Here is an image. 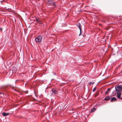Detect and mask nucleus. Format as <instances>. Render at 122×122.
<instances>
[{
  "label": "nucleus",
  "mask_w": 122,
  "mask_h": 122,
  "mask_svg": "<svg viewBox=\"0 0 122 122\" xmlns=\"http://www.w3.org/2000/svg\"><path fill=\"white\" fill-rule=\"evenodd\" d=\"M119 99H120V100H122V97H120V98H119Z\"/></svg>",
  "instance_id": "nucleus-19"
},
{
  "label": "nucleus",
  "mask_w": 122,
  "mask_h": 122,
  "mask_svg": "<svg viewBox=\"0 0 122 122\" xmlns=\"http://www.w3.org/2000/svg\"><path fill=\"white\" fill-rule=\"evenodd\" d=\"M108 91H107V92H106V94H107L108 93Z\"/></svg>",
  "instance_id": "nucleus-20"
},
{
  "label": "nucleus",
  "mask_w": 122,
  "mask_h": 122,
  "mask_svg": "<svg viewBox=\"0 0 122 122\" xmlns=\"http://www.w3.org/2000/svg\"><path fill=\"white\" fill-rule=\"evenodd\" d=\"M117 95L116 96L117 97L119 98H120L121 95V92H119L117 93Z\"/></svg>",
  "instance_id": "nucleus-6"
},
{
  "label": "nucleus",
  "mask_w": 122,
  "mask_h": 122,
  "mask_svg": "<svg viewBox=\"0 0 122 122\" xmlns=\"http://www.w3.org/2000/svg\"><path fill=\"white\" fill-rule=\"evenodd\" d=\"M77 26L79 27L80 31V33L79 36H80L81 33V24L80 23H78L77 24Z\"/></svg>",
  "instance_id": "nucleus-5"
},
{
  "label": "nucleus",
  "mask_w": 122,
  "mask_h": 122,
  "mask_svg": "<svg viewBox=\"0 0 122 122\" xmlns=\"http://www.w3.org/2000/svg\"><path fill=\"white\" fill-rule=\"evenodd\" d=\"M110 97L109 96L106 97L104 99V100H108L110 99Z\"/></svg>",
  "instance_id": "nucleus-9"
},
{
  "label": "nucleus",
  "mask_w": 122,
  "mask_h": 122,
  "mask_svg": "<svg viewBox=\"0 0 122 122\" xmlns=\"http://www.w3.org/2000/svg\"><path fill=\"white\" fill-rule=\"evenodd\" d=\"M36 21L37 22H39V23H40V21L38 20V19H36Z\"/></svg>",
  "instance_id": "nucleus-15"
},
{
  "label": "nucleus",
  "mask_w": 122,
  "mask_h": 122,
  "mask_svg": "<svg viewBox=\"0 0 122 122\" xmlns=\"http://www.w3.org/2000/svg\"><path fill=\"white\" fill-rule=\"evenodd\" d=\"M96 110V109L95 108H93L91 110V112H93Z\"/></svg>",
  "instance_id": "nucleus-10"
},
{
  "label": "nucleus",
  "mask_w": 122,
  "mask_h": 122,
  "mask_svg": "<svg viewBox=\"0 0 122 122\" xmlns=\"http://www.w3.org/2000/svg\"><path fill=\"white\" fill-rule=\"evenodd\" d=\"M103 21L104 22H105V21Z\"/></svg>",
  "instance_id": "nucleus-22"
},
{
  "label": "nucleus",
  "mask_w": 122,
  "mask_h": 122,
  "mask_svg": "<svg viewBox=\"0 0 122 122\" xmlns=\"http://www.w3.org/2000/svg\"><path fill=\"white\" fill-rule=\"evenodd\" d=\"M96 88L95 87L94 88H93V92H94L95 91V90H96Z\"/></svg>",
  "instance_id": "nucleus-13"
},
{
  "label": "nucleus",
  "mask_w": 122,
  "mask_h": 122,
  "mask_svg": "<svg viewBox=\"0 0 122 122\" xmlns=\"http://www.w3.org/2000/svg\"><path fill=\"white\" fill-rule=\"evenodd\" d=\"M48 3L50 5L53 6L54 7L56 6L55 3L52 1V0H49Z\"/></svg>",
  "instance_id": "nucleus-3"
},
{
  "label": "nucleus",
  "mask_w": 122,
  "mask_h": 122,
  "mask_svg": "<svg viewBox=\"0 0 122 122\" xmlns=\"http://www.w3.org/2000/svg\"><path fill=\"white\" fill-rule=\"evenodd\" d=\"M94 83V82H90L89 83V85H91V84H93Z\"/></svg>",
  "instance_id": "nucleus-14"
},
{
  "label": "nucleus",
  "mask_w": 122,
  "mask_h": 122,
  "mask_svg": "<svg viewBox=\"0 0 122 122\" xmlns=\"http://www.w3.org/2000/svg\"><path fill=\"white\" fill-rule=\"evenodd\" d=\"M9 114V113H5V112H3L2 113V115H3V116H7Z\"/></svg>",
  "instance_id": "nucleus-8"
},
{
  "label": "nucleus",
  "mask_w": 122,
  "mask_h": 122,
  "mask_svg": "<svg viewBox=\"0 0 122 122\" xmlns=\"http://www.w3.org/2000/svg\"><path fill=\"white\" fill-rule=\"evenodd\" d=\"M117 100V99L115 97H113L111 99L110 101L111 102H113V101H115Z\"/></svg>",
  "instance_id": "nucleus-7"
},
{
  "label": "nucleus",
  "mask_w": 122,
  "mask_h": 122,
  "mask_svg": "<svg viewBox=\"0 0 122 122\" xmlns=\"http://www.w3.org/2000/svg\"><path fill=\"white\" fill-rule=\"evenodd\" d=\"M52 91L53 93L54 94H56L57 93V91L56 89L55 88H53L52 89Z\"/></svg>",
  "instance_id": "nucleus-4"
},
{
  "label": "nucleus",
  "mask_w": 122,
  "mask_h": 122,
  "mask_svg": "<svg viewBox=\"0 0 122 122\" xmlns=\"http://www.w3.org/2000/svg\"><path fill=\"white\" fill-rule=\"evenodd\" d=\"M36 41L40 43L41 42L42 40V37L41 35L38 36L35 39Z\"/></svg>",
  "instance_id": "nucleus-2"
},
{
  "label": "nucleus",
  "mask_w": 122,
  "mask_h": 122,
  "mask_svg": "<svg viewBox=\"0 0 122 122\" xmlns=\"http://www.w3.org/2000/svg\"><path fill=\"white\" fill-rule=\"evenodd\" d=\"M98 95V93H97L95 95V97H96Z\"/></svg>",
  "instance_id": "nucleus-17"
},
{
  "label": "nucleus",
  "mask_w": 122,
  "mask_h": 122,
  "mask_svg": "<svg viewBox=\"0 0 122 122\" xmlns=\"http://www.w3.org/2000/svg\"><path fill=\"white\" fill-rule=\"evenodd\" d=\"M115 88L117 92H121V91L122 90V86L121 85L116 86Z\"/></svg>",
  "instance_id": "nucleus-1"
},
{
  "label": "nucleus",
  "mask_w": 122,
  "mask_h": 122,
  "mask_svg": "<svg viewBox=\"0 0 122 122\" xmlns=\"http://www.w3.org/2000/svg\"><path fill=\"white\" fill-rule=\"evenodd\" d=\"M12 70H14V71H16V68L15 67H13L12 69Z\"/></svg>",
  "instance_id": "nucleus-12"
},
{
  "label": "nucleus",
  "mask_w": 122,
  "mask_h": 122,
  "mask_svg": "<svg viewBox=\"0 0 122 122\" xmlns=\"http://www.w3.org/2000/svg\"><path fill=\"white\" fill-rule=\"evenodd\" d=\"M54 74V75H56V73H54V74Z\"/></svg>",
  "instance_id": "nucleus-21"
},
{
  "label": "nucleus",
  "mask_w": 122,
  "mask_h": 122,
  "mask_svg": "<svg viewBox=\"0 0 122 122\" xmlns=\"http://www.w3.org/2000/svg\"><path fill=\"white\" fill-rule=\"evenodd\" d=\"M2 28H0V31H2Z\"/></svg>",
  "instance_id": "nucleus-18"
},
{
  "label": "nucleus",
  "mask_w": 122,
  "mask_h": 122,
  "mask_svg": "<svg viewBox=\"0 0 122 122\" xmlns=\"http://www.w3.org/2000/svg\"><path fill=\"white\" fill-rule=\"evenodd\" d=\"M111 90V89L110 88H108V89L107 91H110Z\"/></svg>",
  "instance_id": "nucleus-16"
},
{
  "label": "nucleus",
  "mask_w": 122,
  "mask_h": 122,
  "mask_svg": "<svg viewBox=\"0 0 122 122\" xmlns=\"http://www.w3.org/2000/svg\"><path fill=\"white\" fill-rule=\"evenodd\" d=\"M3 96V93L0 92V97H2Z\"/></svg>",
  "instance_id": "nucleus-11"
}]
</instances>
